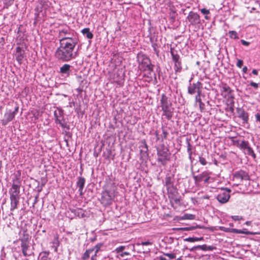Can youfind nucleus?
I'll return each mask as SVG.
<instances>
[{
	"label": "nucleus",
	"instance_id": "f257e3e1",
	"mask_svg": "<svg viewBox=\"0 0 260 260\" xmlns=\"http://www.w3.org/2000/svg\"><path fill=\"white\" fill-rule=\"evenodd\" d=\"M77 43V39H63L60 41V46L55 53L56 58L64 62L75 59L78 55L77 51H74Z\"/></svg>",
	"mask_w": 260,
	"mask_h": 260
},
{
	"label": "nucleus",
	"instance_id": "f03ea898",
	"mask_svg": "<svg viewBox=\"0 0 260 260\" xmlns=\"http://www.w3.org/2000/svg\"><path fill=\"white\" fill-rule=\"evenodd\" d=\"M138 61L139 62V68L144 72V75L151 77L153 73V66L150 59L142 54H138Z\"/></svg>",
	"mask_w": 260,
	"mask_h": 260
},
{
	"label": "nucleus",
	"instance_id": "7ed1b4c3",
	"mask_svg": "<svg viewBox=\"0 0 260 260\" xmlns=\"http://www.w3.org/2000/svg\"><path fill=\"white\" fill-rule=\"evenodd\" d=\"M160 102V107L163 111V115H165L168 119H171L173 115L171 103L168 100V97L165 94L161 95Z\"/></svg>",
	"mask_w": 260,
	"mask_h": 260
},
{
	"label": "nucleus",
	"instance_id": "20e7f679",
	"mask_svg": "<svg viewBox=\"0 0 260 260\" xmlns=\"http://www.w3.org/2000/svg\"><path fill=\"white\" fill-rule=\"evenodd\" d=\"M115 197V192L113 190H106L102 193L101 203L105 206L112 204Z\"/></svg>",
	"mask_w": 260,
	"mask_h": 260
},
{
	"label": "nucleus",
	"instance_id": "39448f33",
	"mask_svg": "<svg viewBox=\"0 0 260 260\" xmlns=\"http://www.w3.org/2000/svg\"><path fill=\"white\" fill-rule=\"evenodd\" d=\"M158 160L164 165L165 161L169 159L170 153L169 150L164 146H161L157 149Z\"/></svg>",
	"mask_w": 260,
	"mask_h": 260
},
{
	"label": "nucleus",
	"instance_id": "423d86ee",
	"mask_svg": "<svg viewBox=\"0 0 260 260\" xmlns=\"http://www.w3.org/2000/svg\"><path fill=\"white\" fill-rule=\"evenodd\" d=\"M231 191V190L230 189H221L220 191L216 197L217 200L222 204L226 203L230 198V193Z\"/></svg>",
	"mask_w": 260,
	"mask_h": 260
},
{
	"label": "nucleus",
	"instance_id": "0eeeda50",
	"mask_svg": "<svg viewBox=\"0 0 260 260\" xmlns=\"http://www.w3.org/2000/svg\"><path fill=\"white\" fill-rule=\"evenodd\" d=\"M202 88V84L198 81L196 83H193L188 87V93L190 94H193L197 93V94H201Z\"/></svg>",
	"mask_w": 260,
	"mask_h": 260
},
{
	"label": "nucleus",
	"instance_id": "6e6552de",
	"mask_svg": "<svg viewBox=\"0 0 260 260\" xmlns=\"http://www.w3.org/2000/svg\"><path fill=\"white\" fill-rule=\"evenodd\" d=\"M54 115L55 122L59 124L63 128L66 127L67 123L65 122L63 117V111L61 110H58L57 111H55Z\"/></svg>",
	"mask_w": 260,
	"mask_h": 260
},
{
	"label": "nucleus",
	"instance_id": "1a4fd4ad",
	"mask_svg": "<svg viewBox=\"0 0 260 260\" xmlns=\"http://www.w3.org/2000/svg\"><path fill=\"white\" fill-rule=\"evenodd\" d=\"M193 178L196 184L200 182L202 180H204L205 183H208L210 178L209 173L207 171H204L202 172V174L197 176L193 175Z\"/></svg>",
	"mask_w": 260,
	"mask_h": 260
},
{
	"label": "nucleus",
	"instance_id": "9d476101",
	"mask_svg": "<svg viewBox=\"0 0 260 260\" xmlns=\"http://www.w3.org/2000/svg\"><path fill=\"white\" fill-rule=\"evenodd\" d=\"M234 178L235 179L239 180L240 181L243 180H248L249 179V177L248 174L242 170L236 172L234 175Z\"/></svg>",
	"mask_w": 260,
	"mask_h": 260
},
{
	"label": "nucleus",
	"instance_id": "9b49d317",
	"mask_svg": "<svg viewBox=\"0 0 260 260\" xmlns=\"http://www.w3.org/2000/svg\"><path fill=\"white\" fill-rule=\"evenodd\" d=\"M15 116L11 110L8 111L4 115V118L2 120V125H7L14 118Z\"/></svg>",
	"mask_w": 260,
	"mask_h": 260
},
{
	"label": "nucleus",
	"instance_id": "f8f14e48",
	"mask_svg": "<svg viewBox=\"0 0 260 260\" xmlns=\"http://www.w3.org/2000/svg\"><path fill=\"white\" fill-rule=\"evenodd\" d=\"M71 66L69 64H64L60 68L59 73L62 76L69 77L71 72Z\"/></svg>",
	"mask_w": 260,
	"mask_h": 260
},
{
	"label": "nucleus",
	"instance_id": "ddd939ff",
	"mask_svg": "<svg viewBox=\"0 0 260 260\" xmlns=\"http://www.w3.org/2000/svg\"><path fill=\"white\" fill-rule=\"evenodd\" d=\"M187 18L191 24L199 23L200 21L199 15L197 13L193 12H190L189 13Z\"/></svg>",
	"mask_w": 260,
	"mask_h": 260
},
{
	"label": "nucleus",
	"instance_id": "4468645a",
	"mask_svg": "<svg viewBox=\"0 0 260 260\" xmlns=\"http://www.w3.org/2000/svg\"><path fill=\"white\" fill-rule=\"evenodd\" d=\"M20 185L12 184L10 190V197H20Z\"/></svg>",
	"mask_w": 260,
	"mask_h": 260
},
{
	"label": "nucleus",
	"instance_id": "2eb2a0df",
	"mask_svg": "<svg viewBox=\"0 0 260 260\" xmlns=\"http://www.w3.org/2000/svg\"><path fill=\"white\" fill-rule=\"evenodd\" d=\"M58 37L60 38L59 41L63 39H77L75 38L70 37L69 30L67 29L59 30Z\"/></svg>",
	"mask_w": 260,
	"mask_h": 260
},
{
	"label": "nucleus",
	"instance_id": "dca6fc26",
	"mask_svg": "<svg viewBox=\"0 0 260 260\" xmlns=\"http://www.w3.org/2000/svg\"><path fill=\"white\" fill-rule=\"evenodd\" d=\"M85 179L82 177H78V180L76 183L77 186L79 188V191L80 194L82 195L83 194V190L85 186Z\"/></svg>",
	"mask_w": 260,
	"mask_h": 260
},
{
	"label": "nucleus",
	"instance_id": "f3484780",
	"mask_svg": "<svg viewBox=\"0 0 260 260\" xmlns=\"http://www.w3.org/2000/svg\"><path fill=\"white\" fill-rule=\"evenodd\" d=\"M22 252L24 256L31 255L32 252L29 250V243H21L20 244Z\"/></svg>",
	"mask_w": 260,
	"mask_h": 260
},
{
	"label": "nucleus",
	"instance_id": "a211bd4d",
	"mask_svg": "<svg viewBox=\"0 0 260 260\" xmlns=\"http://www.w3.org/2000/svg\"><path fill=\"white\" fill-rule=\"evenodd\" d=\"M239 117L241 118L244 122H247L248 120V115L243 109L239 108L237 109Z\"/></svg>",
	"mask_w": 260,
	"mask_h": 260
},
{
	"label": "nucleus",
	"instance_id": "6ab92c4d",
	"mask_svg": "<svg viewBox=\"0 0 260 260\" xmlns=\"http://www.w3.org/2000/svg\"><path fill=\"white\" fill-rule=\"evenodd\" d=\"M24 52L20 47L16 48V58L17 61L21 63L24 57Z\"/></svg>",
	"mask_w": 260,
	"mask_h": 260
},
{
	"label": "nucleus",
	"instance_id": "aec40b11",
	"mask_svg": "<svg viewBox=\"0 0 260 260\" xmlns=\"http://www.w3.org/2000/svg\"><path fill=\"white\" fill-rule=\"evenodd\" d=\"M19 198L10 197L11 200V207L10 210L14 211L17 209V205L19 203Z\"/></svg>",
	"mask_w": 260,
	"mask_h": 260
},
{
	"label": "nucleus",
	"instance_id": "412c9836",
	"mask_svg": "<svg viewBox=\"0 0 260 260\" xmlns=\"http://www.w3.org/2000/svg\"><path fill=\"white\" fill-rule=\"evenodd\" d=\"M199 249L203 251H212L216 249V248L213 246H207L206 244H204L202 245H199Z\"/></svg>",
	"mask_w": 260,
	"mask_h": 260
},
{
	"label": "nucleus",
	"instance_id": "4be33fe9",
	"mask_svg": "<svg viewBox=\"0 0 260 260\" xmlns=\"http://www.w3.org/2000/svg\"><path fill=\"white\" fill-rule=\"evenodd\" d=\"M83 35L87 37V38L91 39L93 38V34L90 31L89 28H85L81 31Z\"/></svg>",
	"mask_w": 260,
	"mask_h": 260
},
{
	"label": "nucleus",
	"instance_id": "5701e85b",
	"mask_svg": "<svg viewBox=\"0 0 260 260\" xmlns=\"http://www.w3.org/2000/svg\"><path fill=\"white\" fill-rule=\"evenodd\" d=\"M232 231V233H234L244 234H246L247 235L254 234V233L251 232L250 231H246L245 229H244V230H237L236 229H233V230Z\"/></svg>",
	"mask_w": 260,
	"mask_h": 260
},
{
	"label": "nucleus",
	"instance_id": "b1692460",
	"mask_svg": "<svg viewBox=\"0 0 260 260\" xmlns=\"http://www.w3.org/2000/svg\"><path fill=\"white\" fill-rule=\"evenodd\" d=\"M201 94H197L195 97V101L196 102H198L199 104V107L201 111H203L204 108L205 104L202 102L201 99Z\"/></svg>",
	"mask_w": 260,
	"mask_h": 260
},
{
	"label": "nucleus",
	"instance_id": "393cba45",
	"mask_svg": "<svg viewBox=\"0 0 260 260\" xmlns=\"http://www.w3.org/2000/svg\"><path fill=\"white\" fill-rule=\"evenodd\" d=\"M50 252L49 251H43L40 253V260H51L49 257Z\"/></svg>",
	"mask_w": 260,
	"mask_h": 260
},
{
	"label": "nucleus",
	"instance_id": "a878e982",
	"mask_svg": "<svg viewBox=\"0 0 260 260\" xmlns=\"http://www.w3.org/2000/svg\"><path fill=\"white\" fill-rule=\"evenodd\" d=\"M203 239H204L203 237H200V238H198V237H189V238H187L184 239V241H186V242H196V241H199L203 240Z\"/></svg>",
	"mask_w": 260,
	"mask_h": 260
},
{
	"label": "nucleus",
	"instance_id": "bb28decb",
	"mask_svg": "<svg viewBox=\"0 0 260 260\" xmlns=\"http://www.w3.org/2000/svg\"><path fill=\"white\" fill-rule=\"evenodd\" d=\"M13 184L21 185L20 173L15 175V178L13 179Z\"/></svg>",
	"mask_w": 260,
	"mask_h": 260
},
{
	"label": "nucleus",
	"instance_id": "cd10ccee",
	"mask_svg": "<svg viewBox=\"0 0 260 260\" xmlns=\"http://www.w3.org/2000/svg\"><path fill=\"white\" fill-rule=\"evenodd\" d=\"M142 149H140V152L144 156L147 155L148 148L145 142H142Z\"/></svg>",
	"mask_w": 260,
	"mask_h": 260
},
{
	"label": "nucleus",
	"instance_id": "c85d7f7f",
	"mask_svg": "<svg viewBox=\"0 0 260 260\" xmlns=\"http://www.w3.org/2000/svg\"><path fill=\"white\" fill-rule=\"evenodd\" d=\"M93 251V249H89L87 250L83 255L82 259L83 260L87 259L90 255V254Z\"/></svg>",
	"mask_w": 260,
	"mask_h": 260
},
{
	"label": "nucleus",
	"instance_id": "c756f323",
	"mask_svg": "<svg viewBox=\"0 0 260 260\" xmlns=\"http://www.w3.org/2000/svg\"><path fill=\"white\" fill-rule=\"evenodd\" d=\"M29 235L27 234H24L23 237L20 239L21 243H29Z\"/></svg>",
	"mask_w": 260,
	"mask_h": 260
},
{
	"label": "nucleus",
	"instance_id": "7c9ffc66",
	"mask_svg": "<svg viewBox=\"0 0 260 260\" xmlns=\"http://www.w3.org/2000/svg\"><path fill=\"white\" fill-rule=\"evenodd\" d=\"M182 69L181 61L175 62V71L176 73L180 72Z\"/></svg>",
	"mask_w": 260,
	"mask_h": 260
},
{
	"label": "nucleus",
	"instance_id": "2f4dec72",
	"mask_svg": "<svg viewBox=\"0 0 260 260\" xmlns=\"http://www.w3.org/2000/svg\"><path fill=\"white\" fill-rule=\"evenodd\" d=\"M245 149L247 150V153L248 155H251L254 158L256 157V155L251 147L248 146Z\"/></svg>",
	"mask_w": 260,
	"mask_h": 260
},
{
	"label": "nucleus",
	"instance_id": "473e14b6",
	"mask_svg": "<svg viewBox=\"0 0 260 260\" xmlns=\"http://www.w3.org/2000/svg\"><path fill=\"white\" fill-rule=\"evenodd\" d=\"M249 145L247 142L243 141L241 142V143H239V145L238 147L241 149H245Z\"/></svg>",
	"mask_w": 260,
	"mask_h": 260
},
{
	"label": "nucleus",
	"instance_id": "72a5a7b5",
	"mask_svg": "<svg viewBox=\"0 0 260 260\" xmlns=\"http://www.w3.org/2000/svg\"><path fill=\"white\" fill-rule=\"evenodd\" d=\"M103 246L102 243H99L97 245H96L92 249H93V251H95L94 256H96V254L98 252V251L100 250V248Z\"/></svg>",
	"mask_w": 260,
	"mask_h": 260
},
{
	"label": "nucleus",
	"instance_id": "f704fd0d",
	"mask_svg": "<svg viewBox=\"0 0 260 260\" xmlns=\"http://www.w3.org/2000/svg\"><path fill=\"white\" fill-rule=\"evenodd\" d=\"M171 54L172 56L173 60L174 61V62L180 61L179 56L178 54H175L172 50L171 51Z\"/></svg>",
	"mask_w": 260,
	"mask_h": 260
},
{
	"label": "nucleus",
	"instance_id": "c9c22d12",
	"mask_svg": "<svg viewBox=\"0 0 260 260\" xmlns=\"http://www.w3.org/2000/svg\"><path fill=\"white\" fill-rule=\"evenodd\" d=\"M187 144V152H188L189 157H191V156L192 155V152L191 151V146L189 143V141L188 139H186Z\"/></svg>",
	"mask_w": 260,
	"mask_h": 260
},
{
	"label": "nucleus",
	"instance_id": "e433bc0d",
	"mask_svg": "<svg viewBox=\"0 0 260 260\" xmlns=\"http://www.w3.org/2000/svg\"><path fill=\"white\" fill-rule=\"evenodd\" d=\"M194 218V215L192 214H185L183 216V219H190L192 220Z\"/></svg>",
	"mask_w": 260,
	"mask_h": 260
},
{
	"label": "nucleus",
	"instance_id": "4c0bfd02",
	"mask_svg": "<svg viewBox=\"0 0 260 260\" xmlns=\"http://www.w3.org/2000/svg\"><path fill=\"white\" fill-rule=\"evenodd\" d=\"M230 36L232 39H237L238 38V34L235 31H229Z\"/></svg>",
	"mask_w": 260,
	"mask_h": 260
},
{
	"label": "nucleus",
	"instance_id": "58836bf2",
	"mask_svg": "<svg viewBox=\"0 0 260 260\" xmlns=\"http://www.w3.org/2000/svg\"><path fill=\"white\" fill-rule=\"evenodd\" d=\"M222 89L223 91L226 92L228 93H230L231 92V89L230 87L226 85H224L222 87Z\"/></svg>",
	"mask_w": 260,
	"mask_h": 260
},
{
	"label": "nucleus",
	"instance_id": "ea45409f",
	"mask_svg": "<svg viewBox=\"0 0 260 260\" xmlns=\"http://www.w3.org/2000/svg\"><path fill=\"white\" fill-rule=\"evenodd\" d=\"M230 139L231 140V141L233 143V144L234 145H235L237 146H239V142H240L239 140L235 139V138L234 137H231Z\"/></svg>",
	"mask_w": 260,
	"mask_h": 260
},
{
	"label": "nucleus",
	"instance_id": "a19ab883",
	"mask_svg": "<svg viewBox=\"0 0 260 260\" xmlns=\"http://www.w3.org/2000/svg\"><path fill=\"white\" fill-rule=\"evenodd\" d=\"M199 162L203 166L206 165L207 163L206 159L202 156L199 157Z\"/></svg>",
	"mask_w": 260,
	"mask_h": 260
},
{
	"label": "nucleus",
	"instance_id": "79ce46f5",
	"mask_svg": "<svg viewBox=\"0 0 260 260\" xmlns=\"http://www.w3.org/2000/svg\"><path fill=\"white\" fill-rule=\"evenodd\" d=\"M164 255L169 257L170 259H174L176 257L175 253H164Z\"/></svg>",
	"mask_w": 260,
	"mask_h": 260
},
{
	"label": "nucleus",
	"instance_id": "37998d69",
	"mask_svg": "<svg viewBox=\"0 0 260 260\" xmlns=\"http://www.w3.org/2000/svg\"><path fill=\"white\" fill-rule=\"evenodd\" d=\"M219 228L222 231H224V232H231V233H232V230H233V229L225 228L224 226H220Z\"/></svg>",
	"mask_w": 260,
	"mask_h": 260
},
{
	"label": "nucleus",
	"instance_id": "c03bdc74",
	"mask_svg": "<svg viewBox=\"0 0 260 260\" xmlns=\"http://www.w3.org/2000/svg\"><path fill=\"white\" fill-rule=\"evenodd\" d=\"M162 131L163 135V138L162 139V140H163V139H166L167 138V136L168 135V133L164 128H162Z\"/></svg>",
	"mask_w": 260,
	"mask_h": 260
},
{
	"label": "nucleus",
	"instance_id": "a18cd8bd",
	"mask_svg": "<svg viewBox=\"0 0 260 260\" xmlns=\"http://www.w3.org/2000/svg\"><path fill=\"white\" fill-rule=\"evenodd\" d=\"M243 65V61L240 59H238L237 63V66L240 68L242 67Z\"/></svg>",
	"mask_w": 260,
	"mask_h": 260
},
{
	"label": "nucleus",
	"instance_id": "49530a36",
	"mask_svg": "<svg viewBox=\"0 0 260 260\" xmlns=\"http://www.w3.org/2000/svg\"><path fill=\"white\" fill-rule=\"evenodd\" d=\"M124 248H125L124 246H120L117 248L116 250L118 253H119V252L122 253Z\"/></svg>",
	"mask_w": 260,
	"mask_h": 260
},
{
	"label": "nucleus",
	"instance_id": "de8ad7c7",
	"mask_svg": "<svg viewBox=\"0 0 260 260\" xmlns=\"http://www.w3.org/2000/svg\"><path fill=\"white\" fill-rule=\"evenodd\" d=\"M201 11L203 14H208L209 13V10H207L205 8L202 9L201 10Z\"/></svg>",
	"mask_w": 260,
	"mask_h": 260
},
{
	"label": "nucleus",
	"instance_id": "09e8293b",
	"mask_svg": "<svg viewBox=\"0 0 260 260\" xmlns=\"http://www.w3.org/2000/svg\"><path fill=\"white\" fill-rule=\"evenodd\" d=\"M250 85L251 86H252V87H254L255 88H258V84L257 83H256L253 82H251L250 83Z\"/></svg>",
	"mask_w": 260,
	"mask_h": 260
},
{
	"label": "nucleus",
	"instance_id": "8fccbe9b",
	"mask_svg": "<svg viewBox=\"0 0 260 260\" xmlns=\"http://www.w3.org/2000/svg\"><path fill=\"white\" fill-rule=\"evenodd\" d=\"M5 44V38L4 37L0 38V47L3 46Z\"/></svg>",
	"mask_w": 260,
	"mask_h": 260
},
{
	"label": "nucleus",
	"instance_id": "3c124183",
	"mask_svg": "<svg viewBox=\"0 0 260 260\" xmlns=\"http://www.w3.org/2000/svg\"><path fill=\"white\" fill-rule=\"evenodd\" d=\"M141 244L142 245H145V246L151 245H152V243L149 242V241H145V242H142Z\"/></svg>",
	"mask_w": 260,
	"mask_h": 260
},
{
	"label": "nucleus",
	"instance_id": "603ef678",
	"mask_svg": "<svg viewBox=\"0 0 260 260\" xmlns=\"http://www.w3.org/2000/svg\"><path fill=\"white\" fill-rule=\"evenodd\" d=\"M232 217L234 220H240L242 219V217L239 216H233Z\"/></svg>",
	"mask_w": 260,
	"mask_h": 260
},
{
	"label": "nucleus",
	"instance_id": "864d4df0",
	"mask_svg": "<svg viewBox=\"0 0 260 260\" xmlns=\"http://www.w3.org/2000/svg\"><path fill=\"white\" fill-rule=\"evenodd\" d=\"M241 42L242 44L243 45H245V46H248L249 44V42H247V41H246L245 40H242L241 41Z\"/></svg>",
	"mask_w": 260,
	"mask_h": 260
},
{
	"label": "nucleus",
	"instance_id": "5fc2aeb1",
	"mask_svg": "<svg viewBox=\"0 0 260 260\" xmlns=\"http://www.w3.org/2000/svg\"><path fill=\"white\" fill-rule=\"evenodd\" d=\"M193 229H194V227H193V226L187 227V228H184L182 229V230L184 231H189V230H192Z\"/></svg>",
	"mask_w": 260,
	"mask_h": 260
},
{
	"label": "nucleus",
	"instance_id": "6e6d98bb",
	"mask_svg": "<svg viewBox=\"0 0 260 260\" xmlns=\"http://www.w3.org/2000/svg\"><path fill=\"white\" fill-rule=\"evenodd\" d=\"M189 249V251H194V250H195L199 249V245H198V246H194V247H192V248H189V249Z\"/></svg>",
	"mask_w": 260,
	"mask_h": 260
},
{
	"label": "nucleus",
	"instance_id": "4d7b16f0",
	"mask_svg": "<svg viewBox=\"0 0 260 260\" xmlns=\"http://www.w3.org/2000/svg\"><path fill=\"white\" fill-rule=\"evenodd\" d=\"M18 109H19V107L18 106H16L15 108V109L13 111H12V113L15 115H16V114L17 113L18 111Z\"/></svg>",
	"mask_w": 260,
	"mask_h": 260
},
{
	"label": "nucleus",
	"instance_id": "13d9d810",
	"mask_svg": "<svg viewBox=\"0 0 260 260\" xmlns=\"http://www.w3.org/2000/svg\"><path fill=\"white\" fill-rule=\"evenodd\" d=\"M166 184L167 185H171V179H170V178H168L166 179Z\"/></svg>",
	"mask_w": 260,
	"mask_h": 260
},
{
	"label": "nucleus",
	"instance_id": "bf43d9fd",
	"mask_svg": "<svg viewBox=\"0 0 260 260\" xmlns=\"http://www.w3.org/2000/svg\"><path fill=\"white\" fill-rule=\"evenodd\" d=\"M255 118H256V120L260 122V114L258 113H257L255 115Z\"/></svg>",
	"mask_w": 260,
	"mask_h": 260
},
{
	"label": "nucleus",
	"instance_id": "052dcab7",
	"mask_svg": "<svg viewBox=\"0 0 260 260\" xmlns=\"http://www.w3.org/2000/svg\"><path fill=\"white\" fill-rule=\"evenodd\" d=\"M120 255L121 256H124V255H129V252H122Z\"/></svg>",
	"mask_w": 260,
	"mask_h": 260
},
{
	"label": "nucleus",
	"instance_id": "680f3d73",
	"mask_svg": "<svg viewBox=\"0 0 260 260\" xmlns=\"http://www.w3.org/2000/svg\"><path fill=\"white\" fill-rule=\"evenodd\" d=\"M242 71L244 73H246L247 71V68L246 66H245L244 67H243Z\"/></svg>",
	"mask_w": 260,
	"mask_h": 260
},
{
	"label": "nucleus",
	"instance_id": "e2e57ef3",
	"mask_svg": "<svg viewBox=\"0 0 260 260\" xmlns=\"http://www.w3.org/2000/svg\"><path fill=\"white\" fill-rule=\"evenodd\" d=\"M252 74L257 75V71L255 69H253L252 72Z\"/></svg>",
	"mask_w": 260,
	"mask_h": 260
},
{
	"label": "nucleus",
	"instance_id": "0e129e2a",
	"mask_svg": "<svg viewBox=\"0 0 260 260\" xmlns=\"http://www.w3.org/2000/svg\"><path fill=\"white\" fill-rule=\"evenodd\" d=\"M159 260H167L166 258L162 257V256H160L159 257Z\"/></svg>",
	"mask_w": 260,
	"mask_h": 260
},
{
	"label": "nucleus",
	"instance_id": "69168bd1",
	"mask_svg": "<svg viewBox=\"0 0 260 260\" xmlns=\"http://www.w3.org/2000/svg\"><path fill=\"white\" fill-rule=\"evenodd\" d=\"M250 221H246V222H245V224H246V225H249V224H250Z\"/></svg>",
	"mask_w": 260,
	"mask_h": 260
},
{
	"label": "nucleus",
	"instance_id": "338daca9",
	"mask_svg": "<svg viewBox=\"0 0 260 260\" xmlns=\"http://www.w3.org/2000/svg\"><path fill=\"white\" fill-rule=\"evenodd\" d=\"M95 257V256H94V255H93V256H92V257H91V260H95V259H94V257Z\"/></svg>",
	"mask_w": 260,
	"mask_h": 260
},
{
	"label": "nucleus",
	"instance_id": "774afa93",
	"mask_svg": "<svg viewBox=\"0 0 260 260\" xmlns=\"http://www.w3.org/2000/svg\"><path fill=\"white\" fill-rule=\"evenodd\" d=\"M176 260H182L181 257L178 258Z\"/></svg>",
	"mask_w": 260,
	"mask_h": 260
}]
</instances>
